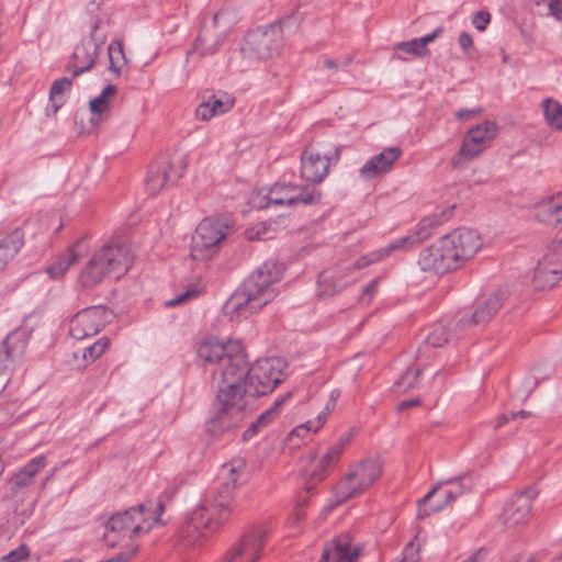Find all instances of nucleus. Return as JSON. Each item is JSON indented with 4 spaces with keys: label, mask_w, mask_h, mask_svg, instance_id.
I'll return each mask as SVG.
<instances>
[{
    "label": "nucleus",
    "mask_w": 562,
    "mask_h": 562,
    "mask_svg": "<svg viewBox=\"0 0 562 562\" xmlns=\"http://www.w3.org/2000/svg\"><path fill=\"white\" fill-rule=\"evenodd\" d=\"M536 497L533 491H525L514 495L505 505L501 521L505 529H516L529 520L532 502Z\"/></svg>",
    "instance_id": "2eb2a0df"
},
{
    "label": "nucleus",
    "mask_w": 562,
    "mask_h": 562,
    "mask_svg": "<svg viewBox=\"0 0 562 562\" xmlns=\"http://www.w3.org/2000/svg\"><path fill=\"white\" fill-rule=\"evenodd\" d=\"M419 404H420V400L419 398H413V400L403 401V402H401V403H398L396 405V411L397 412H403V411L409 409L412 407H416Z\"/></svg>",
    "instance_id": "4d7b16f0"
},
{
    "label": "nucleus",
    "mask_w": 562,
    "mask_h": 562,
    "mask_svg": "<svg viewBox=\"0 0 562 562\" xmlns=\"http://www.w3.org/2000/svg\"><path fill=\"white\" fill-rule=\"evenodd\" d=\"M326 413L319 414L316 419L308 420L304 424L295 427L283 440V445L292 452L304 443L311 436V434L318 431L326 420Z\"/></svg>",
    "instance_id": "c756f323"
},
{
    "label": "nucleus",
    "mask_w": 562,
    "mask_h": 562,
    "mask_svg": "<svg viewBox=\"0 0 562 562\" xmlns=\"http://www.w3.org/2000/svg\"><path fill=\"white\" fill-rule=\"evenodd\" d=\"M130 246L105 244L97 249L80 270L79 283L83 288H94L108 278L124 276L132 263Z\"/></svg>",
    "instance_id": "20e7f679"
},
{
    "label": "nucleus",
    "mask_w": 562,
    "mask_h": 562,
    "mask_svg": "<svg viewBox=\"0 0 562 562\" xmlns=\"http://www.w3.org/2000/svg\"><path fill=\"white\" fill-rule=\"evenodd\" d=\"M481 552L476 551L462 562H480Z\"/></svg>",
    "instance_id": "69168bd1"
},
{
    "label": "nucleus",
    "mask_w": 562,
    "mask_h": 562,
    "mask_svg": "<svg viewBox=\"0 0 562 562\" xmlns=\"http://www.w3.org/2000/svg\"><path fill=\"white\" fill-rule=\"evenodd\" d=\"M151 507L139 505L123 513L113 515L105 526L104 538L110 546H115L121 539H132L140 533L149 531L154 522H158V516L149 517Z\"/></svg>",
    "instance_id": "39448f33"
},
{
    "label": "nucleus",
    "mask_w": 562,
    "mask_h": 562,
    "mask_svg": "<svg viewBox=\"0 0 562 562\" xmlns=\"http://www.w3.org/2000/svg\"><path fill=\"white\" fill-rule=\"evenodd\" d=\"M422 369L418 367L407 368L406 371L395 382L394 387L398 393H406L419 385Z\"/></svg>",
    "instance_id": "79ce46f5"
},
{
    "label": "nucleus",
    "mask_w": 562,
    "mask_h": 562,
    "mask_svg": "<svg viewBox=\"0 0 562 562\" xmlns=\"http://www.w3.org/2000/svg\"><path fill=\"white\" fill-rule=\"evenodd\" d=\"M281 41L279 20L248 32L240 45L241 55L250 60L267 59L278 53Z\"/></svg>",
    "instance_id": "6e6552de"
},
{
    "label": "nucleus",
    "mask_w": 562,
    "mask_h": 562,
    "mask_svg": "<svg viewBox=\"0 0 562 562\" xmlns=\"http://www.w3.org/2000/svg\"><path fill=\"white\" fill-rule=\"evenodd\" d=\"M509 419H512V417L507 416V415H502L497 418L496 420V427H502L503 425H505L506 423L509 422Z\"/></svg>",
    "instance_id": "0e129e2a"
},
{
    "label": "nucleus",
    "mask_w": 562,
    "mask_h": 562,
    "mask_svg": "<svg viewBox=\"0 0 562 562\" xmlns=\"http://www.w3.org/2000/svg\"><path fill=\"white\" fill-rule=\"evenodd\" d=\"M261 547L259 532L247 533L227 551L223 562H256L260 557Z\"/></svg>",
    "instance_id": "4be33fe9"
},
{
    "label": "nucleus",
    "mask_w": 562,
    "mask_h": 562,
    "mask_svg": "<svg viewBox=\"0 0 562 562\" xmlns=\"http://www.w3.org/2000/svg\"><path fill=\"white\" fill-rule=\"evenodd\" d=\"M357 432H358V430L355 427L348 429L347 431L341 434V436L339 437L337 442L335 445H333L331 447L334 449H338L339 453L341 454L344 449H345V447H347L353 440V438L356 437Z\"/></svg>",
    "instance_id": "603ef678"
},
{
    "label": "nucleus",
    "mask_w": 562,
    "mask_h": 562,
    "mask_svg": "<svg viewBox=\"0 0 562 562\" xmlns=\"http://www.w3.org/2000/svg\"><path fill=\"white\" fill-rule=\"evenodd\" d=\"M541 108L547 125L552 131H562V104L554 99L548 98L542 101Z\"/></svg>",
    "instance_id": "e433bc0d"
},
{
    "label": "nucleus",
    "mask_w": 562,
    "mask_h": 562,
    "mask_svg": "<svg viewBox=\"0 0 562 562\" xmlns=\"http://www.w3.org/2000/svg\"><path fill=\"white\" fill-rule=\"evenodd\" d=\"M229 229V222L224 217L214 216L202 220L192 237L191 258L195 261L211 259L218 251Z\"/></svg>",
    "instance_id": "423d86ee"
},
{
    "label": "nucleus",
    "mask_w": 562,
    "mask_h": 562,
    "mask_svg": "<svg viewBox=\"0 0 562 562\" xmlns=\"http://www.w3.org/2000/svg\"><path fill=\"white\" fill-rule=\"evenodd\" d=\"M281 400L277 398L273 406L262 413L258 419L252 423L249 428L244 432V438L248 439L252 435L257 434L261 428L268 426L272 420L279 416Z\"/></svg>",
    "instance_id": "a19ab883"
},
{
    "label": "nucleus",
    "mask_w": 562,
    "mask_h": 562,
    "mask_svg": "<svg viewBox=\"0 0 562 562\" xmlns=\"http://www.w3.org/2000/svg\"><path fill=\"white\" fill-rule=\"evenodd\" d=\"M447 340L448 333L442 325H436L426 338L427 344L432 347H441Z\"/></svg>",
    "instance_id": "49530a36"
},
{
    "label": "nucleus",
    "mask_w": 562,
    "mask_h": 562,
    "mask_svg": "<svg viewBox=\"0 0 562 562\" xmlns=\"http://www.w3.org/2000/svg\"><path fill=\"white\" fill-rule=\"evenodd\" d=\"M442 33V29L438 27L429 34L419 38L396 43L393 49L397 53L411 55L415 58L427 57L430 54L428 45L438 38Z\"/></svg>",
    "instance_id": "c85d7f7f"
},
{
    "label": "nucleus",
    "mask_w": 562,
    "mask_h": 562,
    "mask_svg": "<svg viewBox=\"0 0 562 562\" xmlns=\"http://www.w3.org/2000/svg\"><path fill=\"white\" fill-rule=\"evenodd\" d=\"M110 69L120 75L123 69L127 66V58L123 49V43L119 40H114L109 44L108 47Z\"/></svg>",
    "instance_id": "ea45409f"
},
{
    "label": "nucleus",
    "mask_w": 562,
    "mask_h": 562,
    "mask_svg": "<svg viewBox=\"0 0 562 562\" xmlns=\"http://www.w3.org/2000/svg\"><path fill=\"white\" fill-rule=\"evenodd\" d=\"M458 43H459L461 49L463 50L464 55L470 57L472 55L473 47H474V42H473L472 35L468 32H461L458 37Z\"/></svg>",
    "instance_id": "864d4df0"
},
{
    "label": "nucleus",
    "mask_w": 562,
    "mask_h": 562,
    "mask_svg": "<svg viewBox=\"0 0 562 562\" xmlns=\"http://www.w3.org/2000/svg\"><path fill=\"white\" fill-rule=\"evenodd\" d=\"M115 93L116 87L114 85H108L98 97L90 100L89 110L93 116L91 122H98L103 114H106L110 111L109 100Z\"/></svg>",
    "instance_id": "c9c22d12"
},
{
    "label": "nucleus",
    "mask_w": 562,
    "mask_h": 562,
    "mask_svg": "<svg viewBox=\"0 0 562 562\" xmlns=\"http://www.w3.org/2000/svg\"><path fill=\"white\" fill-rule=\"evenodd\" d=\"M448 484H454V485H457V488L453 491H449L445 495V502L435 506L431 509V512L441 510L443 507H446L447 505L454 502L458 496L463 495L468 491V487L462 483V476H454L451 479L441 480V481L437 482L432 486V488L422 499H419V502H418V506H419L418 516L419 517H425L430 514L428 510L422 509V506L424 504H426L442 486L448 485Z\"/></svg>",
    "instance_id": "cd10ccee"
},
{
    "label": "nucleus",
    "mask_w": 562,
    "mask_h": 562,
    "mask_svg": "<svg viewBox=\"0 0 562 562\" xmlns=\"http://www.w3.org/2000/svg\"><path fill=\"white\" fill-rule=\"evenodd\" d=\"M244 469L245 462L241 459H234L222 465L220 486L191 512L180 529L179 537L184 547L202 544L209 533L227 520L234 503L233 492Z\"/></svg>",
    "instance_id": "f03ea898"
},
{
    "label": "nucleus",
    "mask_w": 562,
    "mask_h": 562,
    "mask_svg": "<svg viewBox=\"0 0 562 562\" xmlns=\"http://www.w3.org/2000/svg\"><path fill=\"white\" fill-rule=\"evenodd\" d=\"M281 279L280 261L269 259L258 267L236 290L223 306L231 321H240L261 310L277 294L274 286Z\"/></svg>",
    "instance_id": "7ed1b4c3"
},
{
    "label": "nucleus",
    "mask_w": 562,
    "mask_h": 562,
    "mask_svg": "<svg viewBox=\"0 0 562 562\" xmlns=\"http://www.w3.org/2000/svg\"><path fill=\"white\" fill-rule=\"evenodd\" d=\"M83 244V240H78L75 243L65 255H63L47 269L48 274L54 279L61 278L69 269V267L77 261Z\"/></svg>",
    "instance_id": "72a5a7b5"
},
{
    "label": "nucleus",
    "mask_w": 562,
    "mask_h": 562,
    "mask_svg": "<svg viewBox=\"0 0 562 562\" xmlns=\"http://www.w3.org/2000/svg\"><path fill=\"white\" fill-rule=\"evenodd\" d=\"M26 349L24 331H12L0 345V387L3 390L10 380V373L16 360Z\"/></svg>",
    "instance_id": "4468645a"
},
{
    "label": "nucleus",
    "mask_w": 562,
    "mask_h": 562,
    "mask_svg": "<svg viewBox=\"0 0 562 562\" xmlns=\"http://www.w3.org/2000/svg\"><path fill=\"white\" fill-rule=\"evenodd\" d=\"M382 468L376 459H364L353 464L334 492L337 503H342L364 493L381 475Z\"/></svg>",
    "instance_id": "0eeeda50"
},
{
    "label": "nucleus",
    "mask_w": 562,
    "mask_h": 562,
    "mask_svg": "<svg viewBox=\"0 0 562 562\" xmlns=\"http://www.w3.org/2000/svg\"><path fill=\"white\" fill-rule=\"evenodd\" d=\"M301 517H302V513H301V512H297V513L295 514V519H290V520H289V525H290V526H294V525H295V522H296V520H299Z\"/></svg>",
    "instance_id": "774afa93"
},
{
    "label": "nucleus",
    "mask_w": 562,
    "mask_h": 562,
    "mask_svg": "<svg viewBox=\"0 0 562 562\" xmlns=\"http://www.w3.org/2000/svg\"><path fill=\"white\" fill-rule=\"evenodd\" d=\"M454 206L446 209L441 213L431 214L429 216L424 217L417 225L414 236H409L412 238V243L406 245V248L414 245L416 241L423 240L427 238L431 232L443 224L451 215Z\"/></svg>",
    "instance_id": "7c9ffc66"
},
{
    "label": "nucleus",
    "mask_w": 562,
    "mask_h": 562,
    "mask_svg": "<svg viewBox=\"0 0 562 562\" xmlns=\"http://www.w3.org/2000/svg\"><path fill=\"white\" fill-rule=\"evenodd\" d=\"M30 550L26 546L22 544L18 549L4 555L0 562H27Z\"/></svg>",
    "instance_id": "8fccbe9b"
},
{
    "label": "nucleus",
    "mask_w": 562,
    "mask_h": 562,
    "mask_svg": "<svg viewBox=\"0 0 562 562\" xmlns=\"http://www.w3.org/2000/svg\"><path fill=\"white\" fill-rule=\"evenodd\" d=\"M198 357L217 387L214 412L207 422V431L220 437L239 426L247 412V396L271 393L281 382V359L268 357L251 367L239 341L226 344L203 341Z\"/></svg>",
    "instance_id": "f257e3e1"
},
{
    "label": "nucleus",
    "mask_w": 562,
    "mask_h": 562,
    "mask_svg": "<svg viewBox=\"0 0 562 562\" xmlns=\"http://www.w3.org/2000/svg\"><path fill=\"white\" fill-rule=\"evenodd\" d=\"M47 457L40 454L14 472L9 480V487L14 496L24 494L33 484L37 474L47 467Z\"/></svg>",
    "instance_id": "6ab92c4d"
},
{
    "label": "nucleus",
    "mask_w": 562,
    "mask_h": 562,
    "mask_svg": "<svg viewBox=\"0 0 562 562\" xmlns=\"http://www.w3.org/2000/svg\"><path fill=\"white\" fill-rule=\"evenodd\" d=\"M292 20H293V24L295 26H297L300 24V22L302 21V15H296V14H291L288 16L286 21L283 20V26L286 24L288 26H290L292 24Z\"/></svg>",
    "instance_id": "052dcab7"
},
{
    "label": "nucleus",
    "mask_w": 562,
    "mask_h": 562,
    "mask_svg": "<svg viewBox=\"0 0 562 562\" xmlns=\"http://www.w3.org/2000/svg\"><path fill=\"white\" fill-rule=\"evenodd\" d=\"M234 104L235 99L226 92H206L195 109V117L200 121H210L231 111Z\"/></svg>",
    "instance_id": "412c9836"
},
{
    "label": "nucleus",
    "mask_w": 562,
    "mask_h": 562,
    "mask_svg": "<svg viewBox=\"0 0 562 562\" xmlns=\"http://www.w3.org/2000/svg\"><path fill=\"white\" fill-rule=\"evenodd\" d=\"M535 218L561 234L562 240V191L539 200L535 206Z\"/></svg>",
    "instance_id": "a211bd4d"
},
{
    "label": "nucleus",
    "mask_w": 562,
    "mask_h": 562,
    "mask_svg": "<svg viewBox=\"0 0 562 562\" xmlns=\"http://www.w3.org/2000/svg\"><path fill=\"white\" fill-rule=\"evenodd\" d=\"M109 347V339L106 337H102L98 339L93 345L86 348L83 351V359L87 361H94L99 357H101L106 348Z\"/></svg>",
    "instance_id": "c03bdc74"
},
{
    "label": "nucleus",
    "mask_w": 562,
    "mask_h": 562,
    "mask_svg": "<svg viewBox=\"0 0 562 562\" xmlns=\"http://www.w3.org/2000/svg\"><path fill=\"white\" fill-rule=\"evenodd\" d=\"M418 265L423 271L435 273H447L457 269V265L452 259L443 237L426 247L419 254Z\"/></svg>",
    "instance_id": "dca6fc26"
},
{
    "label": "nucleus",
    "mask_w": 562,
    "mask_h": 562,
    "mask_svg": "<svg viewBox=\"0 0 562 562\" xmlns=\"http://www.w3.org/2000/svg\"><path fill=\"white\" fill-rule=\"evenodd\" d=\"M323 193L308 184L283 186V217L292 215L291 210L321 203Z\"/></svg>",
    "instance_id": "f3484780"
},
{
    "label": "nucleus",
    "mask_w": 562,
    "mask_h": 562,
    "mask_svg": "<svg viewBox=\"0 0 562 562\" xmlns=\"http://www.w3.org/2000/svg\"><path fill=\"white\" fill-rule=\"evenodd\" d=\"M497 126L493 122H483L470 128L463 137L462 145L453 158L454 167H462L464 164L477 158L497 136Z\"/></svg>",
    "instance_id": "1a4fd4ad"
},
{
    "label": "nucleus",
    "mask_w": 562,
    "mask_h": 562,
    "mask_svg": "<svg viewBox=\"0 0 562 562\" xmlns=\"http://www.w3.org/2000/svg\"><path fill=\"white\" fill-rule=\"evenodd\" d=\"M562 279V263L551 258L540 260L533 271L532 285L538 291L555 286Z\"/></svg>",
    "instance_id": "393cba45"
},
{
    "label": "nucleus",
    "mask_w": 562,
    "mask_h": 562,
    "mask_svg": "<svg viewBox=\"0 0 562 562\" xmlns=\"http://www.w3.org/2000/svg\"><path fill=\"white\" fill-rule=\"evenodd\" d=\"M106 40V32L101 26V21L93 23L89 36L85 37L76 46L72 54L71 67L74 77L90 70L99 56V52Z\"/></svg>",
    "instance_id": "9d476101"
},
{
    "label": "nucleus",
    "mask_w": 562,
    "mask_h": 562,
    "mask_svg": "<svg viewBox=\"0 0 562 562\" xmlns=\"http://www.w3.org/2000/svg\"><path fill=\"white\" fill-rule=\"evenodd\" d=\"M111 314L100 305L83 308L70 318L69 333L78 340L93 336L104 327Z\"/></svg>",
    "instance_id": "9b49d317"
},
{
    "label": "nucleus",
    "mask_w": 562,
    "mask_h": 562,
    "mask_svg": "<svg viewBox=\"0 0 562 562\" xmlns=\"http://www.w3.org/2000/svg\"><path fill=\"white\" fill-rule=\"evenodd\" d=\"M330 170V158L316 146L307 145L300 156V178L306 183L318 184Z\"/></svg>",
    "instance_id": "ddd939ff"
},
{
    "label": "nucleus",
    "mask_w": 562,
    "mask_h": 562,
    "mask_svg": "<svg viewBox=\"0 0 562 562\" xmlns=\"http://www.w3.org/2000/svg\"><path fill=\"white\" fill-rule=\"evenodd\" d=\"M299 462V472L304 479V490L306 493H311L318 483L326 479L328 472L318 461L316 453L313 451L301 456Z\"/></svg>",
    "instance_id": "a878e982"
},
{
    "label": "nucleus",
    "mask_w": 562,
    "mask_h": 562,
    "mask_svg": "<svg viewBox=\"0 0 562 562\" xmlns=\"http://www.w3.org/2000/svg\"><path fill=\"white\" fill-rule=\"evenodd\" d=\"M549 14L557 21L562 22V1L551 0L548 5Z\"/></svg>",
    "instance_id": "6e6d98bb"
},
{
    "label": "nucleus",
    "mask_w": 562,
    "mask_h": 562,
    "mask_svg": "<svg viewBox=\"0 0 562 562\" xmlns=\"http://www.w3.org/2000/svg\"><path fill=\"white\" fill-rule=\"evenodd\" d=\"M11 414L7 407L0 405V426H3L10 422Z\"/></svg>",
    "instance_id": "bf43d9fd"
},
{
    "label": "nucleus",
    "mask_w": 562,
    "mask_h": 562,
    "mask_svg": "<svg viewBox=\"0 0 562 562\" xmlns=\"http://www.w3.org/2000/svg\"><path fill=\"white\" fill-rule=\"evenodd\" d=\"M457 268L471 259L482 247L480 234L471 228H458L443 236Z\"/></svg>",
    "instance_id": "f8f14e48"
},
{
    "label": "nucleus",
    "mask_w": 562,
    "mask_h": 562,
    "mask_svg": "<svg viewBox=\"0 0 562 562\" xmlns=\"http://www.w3.org/2000/svg\"><path fill=\"white\" fill-rule=\"evenodd\" d=\"M71 80L68 78H60L55 80L49 91V104L46 108L48 114H55L64 104V94L69 91Z\"/></svg>",
    "instance_id": "4c0bfd02"
},
{
    "label": "nucleus",
    "mask_w": 562,
    "mask_h": 562,
    "mask_svg": "<svg viewBox=\"0 0 562 562\" xmlns=\"http://www.w3.org/2000/svg\"><path fill=\"white\" fill-rule=\"evenodd\" d=\"M401 155L402 150L400 147H389L380 154L372 156L359 170L361 179L369 181L383 177L391 171Z\"/></svg>",
    "instance_id": "aec40b11"
},
{
    "label": "nucleus",
    "mask_w": 562,
    "mask_h": 562,
    "mask_svg": "<svg viewBox=\"0 0 562 562\" xmlns=\"http://www.w3.org/2000/svg\"><path fill=\"white\" fill-rule=\"evenodd\" d=\"M278 231V220H268L247 228L245 231V236L248 240H268L273 238Z\"/></svg>",
    "instance_id": "58836bf2"
},
{
    "label": "nucleus",
    "mask_w": 562,
    "mask_h": 562,
    "mask_svg": "<svg viewBox=\"0 0 562 562\" xmlns=\"http://www.w3.org/2000/svg\"><path fill=\"white\" fill-rule=\"evenodd\" d=\"M22 246L23 239L18 232L0 238V271L16 256Z\"/></svg>",
    "instance_id": "f704fd0d"
},
{
    "label": "nucleus",
    "mask_w": 562,
    "mask_h": 562,
    "mask_svg": "<svg viewBox=\"0 0 562 562\" xmlns=\"http://www.w3.org/2000/svg\"><path fill=\"white\" fill-rule=\"evenodd\" d=\"M378 286V280H373L370 282L367 288L363 290V294L372 295Z\"/></svg>",
    "instance_id": "680f3d73"
},
{
    "label": "nucleus",
    "mask_w": 562,
    "mask_h": 562,
    "mask_svg": "<svg viewBox=\"0 0 562 562\" xmlns=\"http://www.w3.org/2000/svg\"><path fill=\"white\" fill-rule=\"evenodd\" d=\"M423 530L419 528L414 536L413 540H411L403 552V558L401 562H419L420 560V547L424 542V539L420 540V536Z\"/></svg>",
    "instance_id": "37998d69"
},
{
    "label": "nucleus",
    "mask_w": 562,
    "mask_h": 562,
    "mask_svg": "<svg viewBox=\"0 0 562 562\" xmlns=\"http://www.w3.org/2000/svg\"><path fill=\"white\" fill-rule=\"evenodd\" d=\"M341 454L338 449H334L329 447L321 457H318V461L323 464L325 470L329 472L333 468L336 467L340 459Z\"/></svg>",
    "instance_id": "09e8293b"
},
{
    "label": "nucleus",
    "mask_w": 562,
    "mask_h": 562,
    "mask_svg": "<svg viewBox=\"0 0 562 562\" xmlns=\"http://www.w3.org/2000/svg\"><path fill=\"white\" fill-rule=\"evenodd\" d=\"M359 551L352 547L348 536L338 537L326 543L322 553L323 562H357Z\"/></svg>",
    "instance_id": "bb28decb"
},
{
    "label": "nucleus",
    "mask_w": 562,
    "mask_h": 562,
    "mask_svg": "<svg viewBox=\"0 0 562 562\" xmlns=\"http://www.w3.org/2000/svg\"><path fill=\"white\" fill-rule=\"evenodd\" d=\"M324 65L328 69H337L338 68V63L333 59H326L324 61Z\"/></svg>",
    "instance_id": "338daca9"
},
{
    "label": "nucleus",
    "mask_w": 562,
    "mask_h": 562,
    "mask_svg": "<svg viewBox=\"0 0 562 562\" xmlns=\"http://www.w3.org/2000/svg\"><path fill=\"white\" fill-rule=\"evenodd\" d=\"M491 21V14L486 11H479L472 18V23L480 32L485 31Z\"/></svg>",
    "instance_id": "5fc2aeb1"
},
{
    "label": "nucleus",
    "mask_w": 562,
    "mask_h": 562,
    "mask_svg": "<svg viewBox=\"0 0 562 562\" xmlns=\"http://www.w3.org/2000/svg\"><path fill=\"white\" fill-rule=\"evenodd\" d=\"M480 112H481L480 110H468V109L460 110L459 112H457V119L469 120L473 116L479 115Z\"/></svg>",
    "instance_id": "13d9d810"
},
{
    "label": "nucleus",
    "mask_w": 562,
    "mask_h": 562,
    "mask_svg": "<svg viewBox=\"0 0 562 562\" xmlns=\"http://www.w3.org/2000/svg\"><path fill=\"white\" fill-rule=\"evenodd\" d=\"M412 238L411 237H401L396 240H394L393 243L389 244L387 246L385 247H382L371 254H368L366 256H362L361 258H359L355 263H353V268L355 269H363L374 262H378L380 260H382L383 258L390 256L393 251L395 250H400V249H405L406 248V245L408 243H412Z\"/></svg>",
    "instance_id": "2f4dec72"
},
{
    "label": "nucleus",
    "mask_w": 562,
    "mask_h": 562,
    "mask_svg": "<svg viewBox=\"0 0 562 562\" xmlns=\"http://www.w3.org/2000/svg\"><path fill=\"white\" fill-rule=\"evenodd\" d=\"M186 167L184 158H179L175 162L164 164L151 169L146 178L147 190L150 194H156L165 184L175 183L182 177V170Z\"/></svg>",
    "instance_id": "5701e85b"
},
{
    "label": "nucleus",
    "mask_w": 562,
    "mask_h": 562,
    "mask_svg": "<svg viewBox=\"0 0 562 562\" xmlns=\"http://www.w3.org/2000/svg\"><path fill=\"white\" fill-rule=\"evenodd\" d=\"M530 416V413L527 412V411H519V412H515V413H512L510 417L512 419H515V418H528Z\"/></svg>",
    "instance_id": "e2e57ef3"
},
{
    "label": "nucleus",
    "mask_w": 562,
    "mask_h": 562,
    "mask_svg": "<svg viewBox=\"0 0 562 562\" xmlns=\"http://www.w3.org/2000/svg\"><path fill=\"white\" fill-rule=\"evenodd\" d=\"M505 300L503 292L491 293L477 301L475 310L471 318H462L459 321V326L465 328L471 324L487 323L501 308Z\"/></svg>",
    "instance_id": "b1692460"
},
{
    "label": "nucleus",
    "mask_w": 562,
    "mask_h": 562,
    "mask_svg": "<svg viewBox=\"0 0 562 562\" xmlns=\"http://www.w3.org/2000/svg\"><path fill=\"white\" fill-rule=\"evenodd\" d=\"M200 293H201V290L195 286L187 289V290L182 291L181 293L177 294L173 299L167 301L165 303V305L167 307H173L177 305L184 304L193 299H196L200 295Z\"/></svg>",
    "instance_id": "a18cd8bd"
},
{
    "label": "nucleus",
    "mask_w": 562,
    "mask_h": 562,
    "mask_svg": "<svg viewBox=\"0 0 562 562\" xmlns=\"http://www.w3.org/2000/svg\"><path fill=\"white\" fill-rule=\"evenodd\" d=\"M220 48V42L215 41L212 44L206 45L204 40L202 37H199L192 48V50L189 53L191 54H199L201 57L213 55L215 54Z\"/></svg>",
    "instance_id": "de8ad7c7"
},
{
    "label": "nucleus",
    "mask_w": 562,
    "mask_h": 562,
    "mask_svg": "<svg viewBox=\"0 0 562 562\" xmlns=\"http://www.w3.org/2000/svg\"><path fill=\"white\" fill-rule=\"evenodd\" d=\"M334 276L328 272L322 273L319 277V286L322 295H331L334 294L340 286L331 285V281Z\"/></svg>",
    "instance_id": "3c124183"
},
{
    "label": "nucleus",
    "mask_w": 562,
    "mask_h": 562,
    "mask_svg": "<svg viewBox=\"0 0 562 562\" xmlns=\"http://www.w3.org/2000/svg\"><path fill=\"white\" fill-rule=\"evenodd\" d=\"M249 203L254 207L261 210L271 205H281V187L274 184L252 192L249 196Z\"/></svg>",
    "instance_id": "473e14b6"
}]
</instances>
